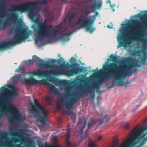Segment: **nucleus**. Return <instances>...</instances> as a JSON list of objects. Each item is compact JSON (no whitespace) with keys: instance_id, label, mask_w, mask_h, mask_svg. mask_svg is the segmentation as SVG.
<instances>
[{"instance_id":"f257e3e1","label":"nucleus","mask_w":147,"mask_h":147,"mask_svg":"<svg viewBox=\"0 0 147 147\" xmlns=\"http://www.w3.org/2000/svg\"><path fill=\"white\" fill-rule=\"evenodd\" d=\"M146 38L118 37L117 40L119 44L118 47L123 46L126 49L134 47L133 41H137V43L140 45V46H138L139 47H141L142 49L138 51L133 52V51H130L129 52L132 56H136L138 59L137 60L130 57L122 58L118 61L117 63L122 65L130 62L132 64L125 65L124 66H117L113 63H105L103 66L104 69L111 72L114 71V74L103 73V69H101L99 72L102 73L99 75L100 79L92 80L90 84L88 87L86 86V88L84 90L80 89V88L83 87L82 85L79 86L77 88L78 92H77L76 90H73L74 86H68L71 84L65 80L67 91L71 93L70 96L65 95V108L67 110L65 111L69 117H72L74 116L76 118V115L72 111L71 109L80 98L79 94L82 95H88L90 94V97L94 99L95 90H96L97 93H99V88L107 80L112 79H113L115 84L118 86H127L129 84L128 81H125V77L128 75L131 76L132 73L136 71L137 70V67H140L146 64V61L147 59V39ZM85 86H86V85Z\"/></svg>"},{"instance_id":"f03ea898","label":"nucleus","mask_w":147,"mask_h":147,"mask_svg":"<svg viewBox=\"0 0 147 147\" xmlns=\"http://www.w3.org/2000/svg\"><path fill=\"white\" fill-rule=\"evenodd\" d=\"M6 0H0V20H2L3 23H5L6 25V22H3L2 19L7 16L6 21L8 23L16 22L18 19V16L16 13H8V11H18L20 12L28 11L29 12L28 16L30 18H33L36 15L35 12L37 9V6L33 5L32 3L27 1L20 3L16 5L11 6V9L8 11L7 10V6L6 3Z\"/></svg>"},{"instance_id":"7ed1b4c3","label":"nucleus","mask_w":147,"mask_h":147,"mask_svg":"<svg viewBox=\"0 0 147 147\" xmlns=\"http://www.w3.org/2000/svg\"><path fill=\"white\" fill-rule=\"evenodd\" d=\"M71 67V65H70L69 67H67L64 64L53 67H51L50 71L38 69L36 70L27 72V74L28 75L33 74L39 76L48 74L53 76L63 74L70 76L74 74H78L81 70L80 67L78 66H75L74 69H70L69 68Z\"/></svg>"},{"instance_id":"20e7f679","label":"nucleus","mask_w":147,"mask_h":147,"mask_svg":"<svg viewBox=\"0 0 147 147\" xmlns=\"http://www.w3.org/2000/svg\"><path fill=\"white\" fill-rule=\"evenodd\" d=\"M66 22H61L55 28H53L52 24L49 26L46 24V21L39 25L40 33L38 36L35 37H46L49 32V28L52 29L55 31L54 36L53 37H56L59 36L60 37H68L71 35L72 32L68 29H66L63 31V28H65Z\"/></svg>"},{"instance_id":"39448f33","label":"nucleus","mask_w":147,"mask_h":147,"mask_svg":"<svg viewBox=\"0 0 147 147\" xmlns=\"http://www.w3.org/2000/svg\"><path fill=\"white\" fill-rule=\"evenodd\" d=\"M142 22L138 20L133 21L131 23L121 24L122 26L118 32L117 37H134L133 35L140 32L141 30V24ZM138 37H144L140 36Z\"/></svg>"},{"instance_id":"423d86ee","label":"nucleus","mask_w":147,"mask_h":147,"mask_svg":"<svg viewBox=\"0 0 147 147\" xmlns=\"http://www.w3.org/2000/svg\"><path fill=\"white\" fill-rule=\"evenodd\" d=\"M92 13L90 9L86 8L84 11V13L86 15L85 16L83 15H81L78 18L77 21V23L80 24V27L76 29L79 30L82 28H85L86 30L90 33H93L96 30L95 27L92 26L94 25L96 18V16L99 13H96V15L94 14L88 16V15Z\"/></svg>"},{"instance_id":"0eeeda50","label":"nucleus","mask_w":147,"mask_h":147,"mask_svg":"<svg viewBox=\"0 0 147 147\" xmlns=\"http://www.w3.org/2000/svg\"><path fill=\"white\" fill-rule=\"evenodd\" d=\"M34 101L35 105H32V103L31 108L36 113V116H38L39 121L43 125H45L46 123L47 116L48 111L47 110L45 109L44 107L39 103L37 99H34Z\"/></svg>"},{"instance_id":"6e6552de","label":"nucleus","mask_w":147,"mask_h":147,"mask_svg":"<svg viewBox=\"0 0 147 147\" xmlns=\"http://www.w3.org/2000/svg\"><path fill=\"white\" fill-rule=\"evenodd\" d=\"M69 37H35L36 45L38 47H41L43 45L58 41L63 42L68 41Z\"/></svg>"},{"instance_id":"1a4fd4ad","label":"nucleus","mask_w":147,"mask_h":147,"mask_svg":"<svg viewBox=\"0 0 147 147\" xmlns=\"http://www.w3.org/2000/svg\"><path fill=\"white\" fill-rule=\"evenodd\" d=\"M30 37H13L11 39H7L0 41V49L2 48L8 49L17 44L26 41H30L32 39Z\"/></svg>"},{"instance_id":"9d476101","label":"nucleus","mask_w":147,"mask_h":147,"mask_svg":"<svg viewBox=\"0 0 147 147\" xmlns=\"http://www.w3.org/2000/svg\"><path fill=\"white\" fill-rule=\"evenodd\" d=\"M24 23L22 20L18 21L17 27L15 29L17 35L14 37H29L32 35L33 32L29 29L27 26L24 25L23 28L22 29Z\"/></svg>"},{"instance_id":"9b49d317","label":"nucleus","mask_w":147,"mask_h":147,"mask_svg":"<svg viewBox=\"0 0 147 147\" xmlns=\"http://www.w3.org/2000/svg\"><path fill=\"white\" fill-rule=\"evenodd\" d=\"M34 62L42 67L48 69H51V67H52L50 61H47L45 63L43 60H40L39 57L35 55L33 56L32 60H30L27 61H23L22 63H26V65H32Z\"/></svg>"},{"instance_id":"f8f14e48","label":"nucleus","mask_w":147,"mask_h":147,"mask_svg":"<svg viewBox=\"0 0 147 147\" xmlns=\"http://www.w3.org/2000/svg\"><path fill=\"white\" fill-rule=\"evenodd\" d=\"M86 124V121L84 117H81L79 118V121L76 129L77 131V133L78 134L77 136H81L82 139L87 137V135L83 138H82V136L83 133L84 129L85 127Z\"/></svg>"},{"instance_id":"ddd939ff","label":"nucleus","mask_w":147,"mask_h":147,"mask_svg":"<svg viewBox=\"0 0 147 147\" xmlns=\"http://www.w3.org/2000/svg\"><path fill=\"white\" fill-rule=\"evenodd\" d=\"M8 134L7 132L5 131H0V147H3L6 146L9 147L12 145L13 142L12 139L6 141L5 142L4 140L7 139L8 138Z\"/></svg>"},{"instance_id":"4468645a","label":"nucleus","mask_w":147,"mask_h":147,"mask_svg":"<svg viewBox=\"0 0 147 147\" xmlns=\"http://www.w3.org/2000/svg\"><path fill=\"white\" fill-rule=\"evenodd\" d=\"M76 15V13H69L67 16L68 19L69 20V23L68 25L69 28L67 29H68L69 31H71L72 33L71 35L74 33V32L72 29L75 28L78 25H80V24H77V21L76 23L74 22V18Z\"/></svg>"},{"instance_id":"2eb2a0df","label":"nucleus","mask_w":147,"mask_h":147,"mask_svg":"<svg viewBox=\"0 0 147 147\" xmlns=\"http://www.w3.org/2000/svg\"><path fill=\"white\" fill-rule=\"evenodd\" d=\"M25 83L28 84H45L47 83L50 84L49 83L47 82L46 80L43 79L41 80H38L35 79L31 78L29 79H26L25 81Z\"/></svg>"},{"instance_id":"dca6fc26","label":"nucleus","mask_w":147,"mask_h":147,"mask_svg":"<svg viewBox=\"0 0 147 147\" xmlns=\"http://www.w3.org/2000/svg\"><path fill=\"white\" fill-rule=\"evenodd\" d=\"M102 6V1L101 0H98L95 3L94 5L90 7V9L91 12H94L96 9H100Z\"/></svg>"},{"instance_id":"f3484780","label":"nucleus","mask_w":147,"mask_h":147,"mask_svg":"<svg viewBox=\"0 0 147 147\" xmlns=\"http://www.w3.org/2000/svg\"><path fill=\"white\" fill-rule=\"evenodd\" d=\"M51 88L49 91V94L50 95H52L53 93L57 95H59L61 94L57 88L53 85L51 84Z\"/></svg>"},{"instance_id":"a211bd4d","label":"nucleus","mask_w":147,"mask_h":147,"mask_svg":"<svg viewBox=\"0 0 147 147\" xmlns=\"http://www.w3.org/2000/svg\"><path fill=\"white\" fill-rule=\"evenodd\" d=\"M70 130V129L68 128L67 129V132L65 134L67 137V138L66 140V144L68 147H73V145H72L71 142L68 140V139L70 137V133L69 131Z\"/></svg>"},{"instance_id":"6ab92c4d","label":"nucleus","mask_w":147,"mask_h":147,"mask_svg":"<svg viewBox=\"0 0 147 147\" xmlns=\"http://www.w3.org/2000/svg\"><path fill=\"white\" fill-rule=\"evenodd\" d=\"M20 80H22L21 76L20 75L16 74L13 78L11 79V81L13 84L17 83Z\"/></svg>"},{"instance_id":"aec40b11","label":"nucleus","mask_w":147,"mask_h":147,"mask_svg":"<svg viewBox=\"0 0 147 147\" xmlns=\"http://www.w3.org/2000/svg\"><path fill=\"white\" fill-rule=\"evenodd\" d=\"M25 70V68L24 67H22L20 65L19 67L16 70V72H21L22 76H26V73Z\"/></svg>"},{"instance_id":"412c9836","label":"nucleus","mask_w":147,"mask_h":147,"mask_svg":"<svg viewBox=\"0 0 147 147\" xmlns=\"http://www.w3.org/2000/svg\"><path fill=\"white\" fill-rule=\"evenodd\" d=\"M89 78H86L84 76H79L77 77L76 79L78 80V81H80L81 83L83 82H85Z\"/></svg>"},{"instance_id":"4be33fe9","label":"nucleus","mask_w":147,"mask_h":147,"mask_svg":"<svg viewBox=\"0 0 147 147\" xmlns=\"http://www.w3.org/2000/svg\"><path fill=\"white\" fill-rule=\"evenodd\" d=\"M104 115L105 116H104L102 114H101L102 117V119L100 120V121L102 123L108 121L109 119V115H105V114H104Z\"/></svg>"},{"instance_id":"5701e85b","label":"nucleus","mask_w":147,"mask_h":147,"mask_svg":"<svg viewBox=\"0 0 147 147\" xmlns=\"http://www.w3.org/2000/svg\"><path fill=\"white\" fill-rule=\"evenodd\" d=\"M7 27L5 24V23H3L2 20H0V31L4 30Z\"/></svg>"},{"instance_id":"b1692460","label":"nucleus","mask_w":147,"mask_h":147,"mask_svg":"<svg viewBox=\"0 0 147 147\" xmlns=\"http://www.w3.org/2000/svg\"><path fill=\"white\" fill-rule=\"evenodd\" d=\"M47 3V0H40L38 1L36 3L34 4V5H36L37 7L38 5H40L44 4H46Z\"/></svg>"},{"instance_id":"393cba45","label":"nucleus","mask_w":147,"mask_h":147,"mask_svg":"<svg viewBox=\"0 0 147 147\" xmlns=\"http://www.w3.org/2000/svg\"><path fill=\"white\" fill-rule=\"evenodd\" d=\"M110 58L111 60L114 62H116L117 63L118 61L117 60L118 59V56H115L113 55H111L110 56Z\"/></svg>"},{"instance_id":"a878e982","label":"nucleus","mask_w":147,"mask_h":147,"mask_svg":"<svg viewBox=\"0 0 147 147\" xmlns=\"http://www.w3.org/2000/svg\"><path fill=\"white\" fill-rule=\"evenodd\" d=\"M88 145L89 147H95V144L94 143L90 140H89Z\"/></svg>"},{"instance_id":"bb28decb","label":"nucleus","mask_w":147,"mask_h":147,"mask_svg":"<svg viewBox=\"0 0 147 147\" xmlns=\"http://www.w3.org/2000/svg\"><path fill=\"white\" fill-rule=\"evenodd\" d=\"M46 102L48 103L49 105H50L51 104V100L48 97H46Z\"/></svg>"},{"instance_id":"cd10ccee","label":"nucleus","mask_w":147,"mask_h":147,"mask_svg":"<svg viewBox=\"0 0 147 147\" xmlns=\"http://www.w3.org/2000/svg\"><path fill=\"white\" fill-rule=\"evenodd\" d=\"M61 105L60 103L58 104L56 107V109L57 110H61Z\"/></svg>"},{"instance_id":"c85d7f7f","label":"nucleus","mask_w":147,"mask_h":147,"mask_svg":"<svg viewBox=\"0 0 147 147\" xmlns=\"http://www.w3.org/2000/svg\"><path fill=\"white\" fill-rule=\"evenodd\" d=\"M12 139L13 140V141H14L15 142H19L20 141V140L15 137H13Z\"/></svg>"},{"instance_id":"c756f323","label":"nucleus","mask_w":147,"mask_h":147,"mask_svg":"<svg viewBox=\"0 0 147 147\" xmlns=\"http://www.w3.org/2000/svg\"><path fill=\"white\" fill-rule=\"evenodd\" d=\"M71 62L72 63H74L76 62V59L75 57H72L71 58Z\"/></svg>"},{"instance_id":"7c9ffc66","label":"nucleus","mask_w":147,"mask_h":147,"mask_svg":"<svg viewBox=\"0 0 147 147\" xmlns=\"http://www.w3.org/2000/svg\"><path fill=\"white\" fill-rule=\"evenodd\" d=\"M122 126L124 128H127L129 126V124L127 123H125L123 124Z\"/></svg>"},{"instance_id":"2f4dec72","label":"nucleus","mask_w":147,"mask_h":147,"mask_svg":"<svg viewBox=\"0 0 147 147\" xmlns=\"http://www.w3.org/2000/svg\"><path fill=\"white\" fill-rule=\"evenodd\" d=\"M62 2L63 3H67L68 2L71 3L72 2V1L71 0H70V1H69L68 0H61Z\"/></svg>"},{"instance_id":"473e14b6","label":"nucleus","mask_w":147,"mask_h":147,"mask_svg":"<svg viewBox=\"0 0 147 147\" xmlns=\"http://www.w3.org/2000/svg\"><path fill=\"white\" fill-rule=\"evenodd\" d=\"M98 122V121H95L94 122H93V123H92L91 124L89 123L88 124V127H90L92 126V125H94V124Z\"/></svg>"},{"instance_id":"72a5a7b5","label":"nucleus","mask_w":147,"mask_h":147,"mask_svg":"<svg viewBox=\"0 0 147 147\" xmlns=\"http://www.w3.org/2000/svg\"><path fill=\"white\" fill-rule=\"evenodd\" d=\"M138 17H140L142 19H144V17L143 15H141L140 14H138L137 15H136Z\"/></svg>"},{"instance_id":"f704fd0d","label":"nucleus","mask_w":147,"mask_h":147,"mask_svg":"<svg viewBox=\"0 0 147 147\" xmlns=\"http://www.w3.org/2000/svg\"><path fill=\"white\" fill-rule=\"evenodd\" d=\"M107 27L110 29H111L113 28V25L112 23L109 24L108 25Z\"/></svg>"},{"instance_id":"c9c22d12","label":"nucleus","mask_w":147,"mask_h":147,"mask_svg":"<svg viewBox=\"0 0 147 147\" xmlns=\"http://www.w3.org/2000/svg\"><path fill=\"white\" fill-rule=\"evenodd\" d=\"M96 74H93L92 75L90 76L89 78H95L96 76Z\"/></svg>"},{"instance_id":"e433bc0d","label":"nucleus","mask_w":147,"mask_h":147,"mask_svg":"<svg viewBox=\"0 0 147 147\" xmlns=\"http://www.w3.org/2000/svg\"><path fill=\"white\" fill-rule=\"evenodd\" d=\"M9 147H16V145H14V144H12V145H11V146H9Z\"/></svg>"},{"instance_id":"4c0bfd02","label":"nucleus","mask_w":147,"mask_h":147,"mask_svg":"<svg viewBox=\"0 0 147 147\" xmlns=\"http://www.w3.org/2000/svg\"><path fill=\"white\" fill-rule=\"evenodd\" d=\"M111 7L112 9H113V11H114V9H113V8L115 6V5H111Z\"/></svg>"},{"instance_id":"58836bf2","label":"nucleus","mask_w":147,"mask_h":147,"mask_svg":"<svg viewBox=\"0 0 147 147\" xmlns=\"http://www.w3.org/2000/svg\"><path fill=\"white\" fill-rule=\"evenodd\" d=\"M102 138V136H99L98 138V140H100Z\"/></svg>"},{"instance_id":"ea45409f","label":"nucleus","mask_w":147,"mask_h":147,"mask_svg":"<svg viewBox=\"0 0 147 147\" xmlns=\"http://www.w3.org/2000/svg\"><path fill=\"white\" fill-rule=\"evenodd\" d=\"M36 21L37 22H39L40 20H39V18H36Z\"/></svg>"},{"instance_id":"a19ab883","label":"nucleus","mask_w":147,"mask_h":147,"mask_svg":"<svg viewBox=\"0 0 147 147\" xmlns=\"http://www.w3.org/2000/svg\"><path fill=\"white\" fill-rule=\"evenodd\" d=\"M91 1H92L93 2H94L95 1L94 0H88V2H91Z\"/></svg>"},{"instance_id":"79ce46f5","label":"nucleus","mask_w":147,"mask_h":147,"mask_svg":"<svg viewBox=\"0 0 147 147\" xmlns=\"http://www.w3.org/2000/svg\"><path fill=\"white\" fill-rule=\"evenodd\" d=\"M106 3H109V4H111V1H110L109 0L108 1H107L106 2Z\"/></svg>"},{"instance_id":"37998d69","label":"nucleus","mask_w":147,"mask_h":147,"mask_svg":"<svg viewBox=\"0 0 147 147\" xmlns=\"http://www.w3.org/2000/svg\"><path fill=\"white\" fill-rule=\"evenodd\" d=\"M76 82V81L75 80H74V81H73L72 82H71V83L72 84H73V83H75Z\"/></svg>"},{"instance_id":"c03bdc74","label":"nucleus","mask_w":147,"mask_h":147,"mask_svg":"<svg viewBox=\"0 0 147 147\" xmlns=\"http://www.w3.org/2000/svg\"><path fill=\"white\" fill-rule=\"evenodd\" d=\"M47 37H49V36H47Z\"/></svg>"},{"instance_id":"a18cd8bd","label":"nucleus","mask_w":147,"mask_h":147,"mask_svg":"<svg viewBox=\"0 0 147 147\" xmlns=\"http://www.w3.org/2000/svg\"><path fill=\"white\" fill-rule=\"evenodd\" d=\"M94 105L95 106V105L94 104Z\"/></svg>"}]
</instances>
